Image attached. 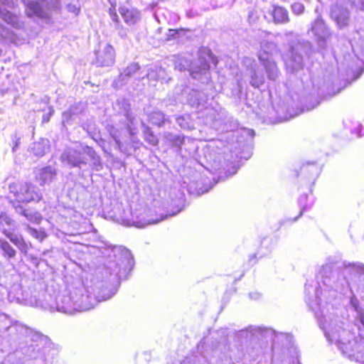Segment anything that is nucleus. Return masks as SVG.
I'll return each instance as SVG.
<instances>
[{
	"mask_svg": "<svg viewBox=\"0 0 364 364\" xmlns=\"http://www.w3.org/2000/svg\"><path fill=\"white\" fill-rule=\"evenodd\" d=\"M9 191L14 197L10 203L21 215L28 220L36 217L38 212L26 205L30 203H39L43 200V196L36 186L31 182L15 181L9 185Z\"/></svg>",
	"mask_w": 364,
	"mask_h": 364,
	"instance_id": "1",
	"label": "nucleus"
},
{
	"mask_svg": "<svg viewBox=\"0 0 364 364\" xmlns=\"http://www.w3.org/2000/svg\"><path fill=\"white\" fill-rule=\"evenodd\" d=\"M14 221L12 218L5 212L0 214V228L2 233L14 244L18 250L27 254L31 247V245L28 244L22 236H17L13 232L8 230L6 227L11 226L14 224Z\"/></svg>",
	"mask_w": 364,
	"mask_h": 364,
	"instance_id": "2",
	"label": "nucleus"
},
{
	"mask_svg": "<svg viewBox=\"0 0 364 364\" xmlns=\"http://www.w3.org/2000/svg\"><path fill=\"white\" fill-rule=\"evenodd\" d=\"M86 156L92 160L99 159L93 148L86 146L82 151L73 150L63 156V161L73 167L79 166L87 163Z\"/></svg>",
	"mask_w": 364,
	"mask_h": 364,
	"instance_id": "3",
	"label": "nucleus"
},
{
	"mask_svg": "<svg viewBox=\"0 0 364 364\" xmlns=\"http://www.w3.org/2000/svg\"><path fill=\"white\" fill-rule=\"evenodd\" d=\"M95 63L97 66L105 67L114 64L115 60V51L112 46L107 44L103 48L95 51Z\"/></svg>",
	"mask_w": 364,
	"mask_h": 364,
	"instance_id": "4",
	"label": "nucleus"
},
{
	"mask_svg": "<svg viewBox=\"0 0 364 364\" xmlns=\"http://www.w3.org/2000/svg\"><path fill=\"white\" fill-rule=\"evenodd\" d=\"M56 176L55 170L51 166L40 168L36 173L35 179L41 186H44L53 181Z\"/></svg>",
	"mask_w": 364,
	"mask_h": 364,
	"instance_id": "5",
	"label": "nucleus"
},
{
	"mask_svg": "<svg viewBox=\"0 0 364 364\" xmlns=\"http://www.w3.org/2000/svg\"><path fill=\"white\" fill-rule=\"evenodd\" d=\"M119 13L124 22L129 25H134L139 20V13L135 9L122 6L119 7Z\"/></svg>",
	"mask_w": 364,
	"mask_h": 364,
	"instance_id": "6",
	"label": "nucleus"
},
{
	"mask_svg": "<svg viewBox=\"0 0 364 364\" xmlns=\"http://www.w3.org/2000/svg\"><path fill=\"white\" fill-rule=\"evenodd\" d=\"M26 7V15L28 17H43L44 16V11L41 5V4L38 1H29L24 3Z\"/></svg>",
	"mask_w": 364,
	"mask_h": 364,
	"instance_id": "7",
	"label": "nucleus"
},
{
	"mask_svg": "<svg viewBox=\"0 0 364 364\" xmlns=\"http://www.w3.org/2000/svg\"><path fill=\"white\" fill-rule=\"evenodd\" d=\"M272 16L275 23H285L289 21L287 10L282 6H274Z\"/></svg>",
	"mask_w": 364,
	"mask_h": 364,
	"instance_id": "8",
	"label": "nucleus"
},
{
	"mask_svg": "<svg viewBox=\"0 0 364 364\" xmlns=\"http://www.w3.org/2000/svg\"><path fill=\"white\" fill-rule=\"evenodd\" d=\"M0 250L4 257L7 259H13L16 255V250L4 239H0Z\"/></svg>",
	"mask_w": 364,
	"mask_h": 364,
	"instance_id": "9",
	"label": "nucleus"
},
{
	"mask_svg": "<svg viewBox=\"0 0 364 364\" xmlns=\"http://www.w3.org/2000/svg\"><path fill=\"white\" fill-rule=\"evenodd\" d=\"M149 119L155 126L158 127H163L166 123L164 114L161 111H153L149 114Z\"/></svg>",
	"mask_w": 364,
	"mask_h": 364,
	"instance_id": "10",
	"label": "nucleus"
},
{
	"mask_svg": "<svg viewBox=\"0 0 364 364\" xmlns=\"http://www.w3.org/2000/svg\"><path fill=\"white\" fill-rule=\"evenodd\" d=\"M143 136L144 140L152 146H157L159 144V139L155 135L154 132L149 127H146L143 130Z\"/></svg>",
	"mask_w": 364,
	"mask_h": 364,
	"instance_id": "11",
	"label": "nucleus"
},
{
	"mask_svg": "<svg viewBox=\"0 0 364 364\" xmlns=\"http://www.w3.org/2000/svg\"><path fill=\"white\" fill-rule=\"evenodd\" d=\"M139 68L140 67L138 64L132 63L123 70L122 75H123L124 77H130L136 74L139 71Z\"/></svg>",
	"mask_w": 364,
	"mask_h": 364,
	"instance_id": "12",
	"label": "nucleus"
},
{
	"mask_svg": "<svg viewBox=\"0 0 364 364\" xmlns=\"http://www.w3.org/2000/svg\"><path fill=\"white\" fill-rule=\"evenodd\" d=\"M28 230L29 233L33 237H35L41 241L43 240L47 237V235L45 232V231H41V230L39 231V230H38L35 228H31V227L28 228Z\"/></svg>",
	"mask_w": 364,
	"mask_h": 364,
	"instance_id": "13",
	"label": "nucleus"
},
{
	"mask_svg": "<svg viewBox=\"0 0 364 364\" xmlns=\"http://www.w3.org/2000/svg\"><path fill=\"white\" fill-rule=\"evenodd\" d=\"M333 19L338 26L344 27L348 25V15H338L334 14Z\"/></svg>",
	"mask_w": 364,
	"mask_h": 364,
	"instance_id": "14",
	"label": "nucleus"
},
{
	"mask_svg": "<svg viewBox=\"0 0 364 364\" xmlns=\"http://www.w3.org/2000/svg\"><path fill=\"white\" fill-rule=\"evenodd\" d=\"M169 141L173 146H181L184 142V136L176 135L169 139Z\"/></svg>",
	"mask_w": 364,
	"mask_h": 364,
	"instance_id": "15",
	"label": "nucleus"
},
{
	"mask_svg": "<svg viewBox=\"0 0 364 364\" xmlns=\"http://www.w3.org/2000/svg\"><path fill=\"white\" fill-rule=\"evenodd\" d=\"M291 8L293 13L296 15H301L304 11V6L300 2L294 3Z\"/></svg>",
	"mask_w": 364,
	"mask_h": 364,
	"instance_id": "16",
	"label": "nucleus"
},
{
	"mask_svg": "<svg viewBox=\"0 0 364 364\" xmlns=\"http://www.w3.org/2000/svg\"><path fill=\"white\" fill-rule=\"evenodd\" d=\"M4 19L9 23L11 24L12 26H17L18 25V21L16 16L12 14L11 13H6L4 14Z\"/></svg>",
	"mask_w": 364,
	"mask_h": 364,
	"instance_id": "17",
	"label": "nucleus"
},
{
	"mask_svg": "<svg viewBox=\"0 0 364 364\" xmlns=\"http://www.w3.org/2000/svg\"><path fill=\"white\" fill-rule=\"evenodd\" d=\"M109 14L110 15V16L112 18V20L114 23H119V16H118L117 13L115 5L113 6L112 7L109 8Z\"/></svg>",
	"mask_w": 364,
	"mask_h": 364,
	"instance_id": "18",
	"label": "nucleus"
},
{
	"mask_svg": "<svg viewBox=\"0 0 364 364\" xmlns=\"http://www.w3.org/2000/svg\"><path fill=\"white\" fill-rule=\"evenodd\" d=\"M54 113V109L50 107L48 113L45 114L42 117V123H48Z\"/></svg>",
	"mask_w": 364,
	"mask_h": 364,
	"instance_id": "19",
	"label": "nucleus"
},
{
	"mask_svg": "<svg viewBox=\"0 0 364 364\" xmlns=\"http://www.w3.org/2000/svg\"><path fill=\"white\" fill-rule=\"evenodd\" d=\"M185 31L184 28H179V29H169V34L168 37V40H171V38H175V36L178 34L179 31Z\"/></svg>",
	"mask_w": 364,
	"mask_h": 364,
	"instance_id": "20",
	"label": "nucleus"
},
{
	"mask_svg": "<svg viewBox=\"0 0 364 364\" xmlns=\"http://www.w3.org/2000/svg\"><path fill=\"white\" fill-rule=\"evenodd\" d=\"M114 141H115L116 144H117L118 146H120V145H121V142H120V141H119L118 139L114 138Z\"/></svg>",
	"mask_w": 364,
	"mask_h": 364,
	"instance_id": "21",
	"label": "nucleus"
},
{
	"mask_svg": "<svg viewBox=\"0 0 364 364\" xmlns=\"http://www.w3.org/2000/svg\"><path fill=\"white\" fill-rule=\"evenodd\" d=\"M181 207H178V208H176V211H174V212L173 213V215H174V214H176V213H177L180 212V211H181Z\"/></svg>",
	"mask_w": 364,
	"mask_h": 364,
	"instance_id": "22",
	"label": "nucleus"
},
{
	"mask_svg": "<svg viewBox=\"0 0 364 364\" xmlns=\"http://www.w3.org/2000/svg\"><path fill=\"white\" fill-rule=\"evenodd\" d=\"M259 60H261V61L264 60V58H263L262 54H260V55H259Z\"/></svg>",
	"mask_w": 364,
	"mask_h": 364,
	"instance_id": "23",
	"label": "nucleus"
},
{
	"mask_svg": "<svg viewBox=\"0 0 364 364\" xmlns=\"http://www.w3.org/2000/svg\"><path fill=\"white\" fill-rule=\"evenodd\" d=\"M250 259H256V255H252Z\"/></svg>",
	"mask_w": 364,
	"mask_h": 364,
	"instance_id": "24",
	"label": "nucleus"
},
{
	"mask_svg": "<svg viewBox=\"0 0 364 364\" xmlns=\"http://www.w3.org/2000/svg\"><path fill=\"white\" fill-rule=\"evenodd\" d=\"M2 25L0 23V28H1Z\"/></svg>",
	"mask_w": 364,
	"mask_h": 364,
	"instance_id": "25",
	"label": "nucleus"
}]
</instances>
